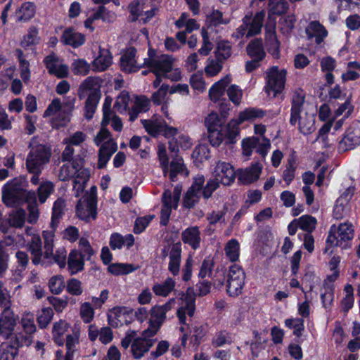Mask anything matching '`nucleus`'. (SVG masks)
<instances>
[{
    "mask_svg": "<svg viewBox=\"0 0 360 360\" xmlns=\"http://www.w3.org/2000/svg\"><path fill=\"white\" fill-rule=\"evenodd\" d=\"M210 169L213 179H210L203 188L202 195L205 199H208L220 184L230 186L236 179L234 167L229 162L216 161L211 165Z\"/></svg>",
    "mask_w": 360,
    "mask_h": 360,
    "instance_id": "f257e3e1",
    "label": "nucleus"
},
{
    "mask_svg": "<svg viewBox=\"0 0 360 360\" xmlns=\"http://www.w3.org/2000/svg\"><path fill=\"white\" fill-rule=\"evenodd\" d=\"M174 60L171 56H156L153 50L149 49L148 58L143 59V64L154 74H162L164 77L172 81H179L181 78V72L179 68H173Z\"/></svg>",
    "mask_w": 360,
    "mask_h": 360,
    "instance_id": "f03ea898",
    "label": "nucleus"
},
{
    "mask_svg": "<svg viewBox=\"0 0 360 360\" xmlns=\"http://www.w3.org/2000/svg\"><path fill=\"white\" fill-rule=\"evenodd\" d=\"M51 155V148L49 146L39 143L37 140L32 139L30 143V152L26 158L27 171L41 173L50 162Z\"/></svg>",
    "mask_w": 360,
    "mask_h": 360,
    "instance_id": "7ed1b4c3",
    "label": "nucleus"
},
{
    "mask_svg": "<svg viewBox=\"0 0 360 360\" xmlns=\"http://www.w3.org/2000/svg\"><path fill=\"white\" fill-rule=\"evenodd\" d=\"M176 300L171 298L162 304H155L150 310L148 328L143 331L146 337H153L157 334L163 323L167 319V314L174 307Z\"/></svg>",
    "mask_w": 360,
    "mask_h": 360,
    "instance_id": "20e7f679",
    "label": "nucleus"
},
{
    "mask_svg": "<svg viewBox=\"0 0 360 360\" xmlns=\"http://www.w3.org/2000/svg\"><path fill=\"white\" fill-rule=\"evenodd\" d=\"M94 143L100 146L98 151V168L102 169L105 167L111 156L117 149V143L111 138L110 131L103 127L94 139Z\"/></svg>",
    "mask_w": 360,
    "mask_h": 360,
    "instance_id": "39448f33",
    "label": "nucleus"
},
{
    "mask_svg": "<svg viewBox=\"0 0 360 360\" xmlns=\"http://www.w3.org/2000/svg\"><path fill=\"white\" fill-rule=\"evenodd\" d=\"M286 74L285 69H279L277 66L271 67L266 70L264 89L269 97L275 98L282 92L285 87Z\"/></svg>",
    "mask_w": 360,
    "mask_h": 360,
    "instance_id": "423d86ee",
    "label": "nucleus"
},
{
    "mask_svg": "<svg viewBox=\"0 0 360 360\" xmlns=\"http://www.w3.org/2000/svg\"><path fill=\"white\" fill-rule=\"evenodd\" d=\"M26 187V181L22 177L14 178L8 181L2 189V199L8 207L22 204V196Z\"/></svg>",
    "mask_w": 360,
    "mask_h": 360,
    "instance_id": "0eeeda50",
    "label": "nucleus"
},
{
    "mask_svg": "<svg viewBox=\"0 0 360 360\" xmlns=\"http://www.w3.org/2000/svg\"><path fill=\"white\" fill-rule=\"evenodd\" d=\"M83 159L77 156L72 161L63 164L59 169L58 178L62 181L74 178L86 179L90 177V170L83 167Z\"/></svg>",
    "mask_w": 360,
    "mask_h": 360,
    "instance_id": "6e6552de",
    "label": "nucleus"
},
{
    "mask_svg": "<svg viewBox=\"0 0 360 360\" xmlns=\"http://www.w3.org/2000/svg\"><path fill=\"white\" fill-rule=\"evenodd\" d=\"M245 280V273L238 264L229 267L227 279V292L230 296H238L242 292Z\"/></svg>",
    "mask_w": 360,
    "mask_h": 360,
    "instance_id": "1a4fd4ad",
    "label": "nucleus"
},
{
    "mask_svg": "<svg viewBox=\"0 0 360 360\" xmlns=\"http://www.w3.org/2000/svg\"><path fill=\"white\" fill-rule=\"evenodd\" d=\"M205 180L203 175L198 174L194 178L191 186L184 195L182 204L184 207L191 209L198 203L202 194Z\"/></svg>",
    "mask_w": 360,
    "mask_h": 360,
    "instance_id": "9d476101",
    "label": "nucleus"
},
{
    "mask_svg": "<svg viewBox=\"0 0 360 360\" xmlns=\"http://www.w3.org/2000/svg\"><path fill=\"white\" fill-rule=\"evenodd\" d=\"M78 217L86 221L96 218V200L94 196L91 195L80 199L76 207Z\"/></svg>",
    "mask_w": 360,
    "mask_h": 360,
    "instance_id": "9b49d317",
    "label": "nucleus"
},
{
    "mask_svg": "<svg viewBox=\"0 0 360 360\" xmlns=\"http://www.w3.org/2000/svg\"><path fill=\"white\" fill-rule=\"evenodd\" d=\"M120 67L122 71L131 73L140 70L146 66L143 62H141L139 56H136V50L134 47L128 48L120 58Z\"/></svg>",
    "mask_w": 360,
    "mask_h": 360,
    "instance_id": "f8f14e48",
    "label": "nucleus"
},
{
    "mask_svg": "<svg viewBox=\"0 0 360 360\" xmlns=\"http://www.w3.org/2000/svg\"><path fill=\"white\" fill-rule=\"evenodd\" d=\"M44 63L49 74L53 75L58 78H65L68 76V66L55 53L46 56Z\"/></svg>",
    "mask_w": 360,
    "mask_h": 360,
    "instance_id": "ddd939ff",
    "label": "nucleus"
},
{
    "mask_svg": "<svg viewBox=\"0 0 360 360\" xmlns=\"http://www.w3.org/2000/svg\"><path fill=\"white\" fill-rule=\"evenodd\" d=\"M132 314V309L126 307H115L108 313V323L114 327L119 328L124 324L129 323L128 320Z\"/></svg>",
    "mask_w": 360,
    "mask_h": 360,
    "instance_id": "4468645a",
    "label": "nucleus"
},
{
    "mask_svg": "<svg viewBox=\"0 0 360 360\" xmlns=\"http://www.w3.org/2000/svg\"><path fill=\"white\" fill-rule=\"evenodd\" d=\"M112 101V99L110 96H106L104 100L102 108L103 120L101 124L103 127H106L111 121V126L113 129L117 131H121L123 127L122 122L121 119L111 110Z\"/></svg>",
    "mask_w": 360,
    "mask_h": 360,
    "instance_id": "2eb2a0df",
    "label": "nucleus"
},
{
    "mask_svg": "<svg viewBox=\"0 0 360 360\" xmlns=\"http://www.w3.org/2000/svg\"><path fill=\"white\" fill-rule=\"evenodd\" d=\"M360 143V125L354 124L347 130L345 136L339 142L338 148L346 151L356 148Z\"/></svg>",
    "mask_w": 360,
    "mask_h": 360,
    "instance_id": "dca6fc26",
    "label": "nucleus"
},
{
    "mask_svg": "<svg viewBox=\"0 0 360 360\" xmlns=\"http://www.w3.org/2000/svg\"><path fill=\"white\" fill-rule=\"evenodd\" d=\"M16 325V319L13 311L6 307L0 315V335L4 338H8Z\"/></svg>",
    "mask_w": 360,
    "mask_h": 360,
    "instance_id": "f3484780",
    "label": "nucleus"
},
{
    "mask_svg": "<svg viewBox=\"0 0 360 360\" xmlns=\"http://www.w3.org/2000/svg\"><path fill=\"white\" fill-rule=\"evenodd\" d=\"M184 302V306H182L177 310V316L179 322L181 324H186V316L188 314L192 317L194 314L195 307V296L193 293V290L188 289L186 292L183 295L182 297Z\"/></svg>",
    "mask_w": 360,
    "mask_h": 360,
    "instance_id": "a211bd4d",
    "label": "nucleus"
},
{
    "mask_svg": "<svg viewBox=\"0 0 360 360\" xmlns=\"http://www.w3.org/2000/svg\"><path fill=\"white\" fill-rule=\"evenodd\" d=\"M305 93L302 89H297L293 91L291 99V110L290 124L295 125L303 110Z\"/></svg>",
    "mask_w": 360,
    "mask_h": 360,
    "instance_id": "6ab92c4d",
    "label": "nucleus"
},
{
    "mask_svg": "<svg viewBox=\"0 0 360 360\" xmlns=\"http://www.w3.org/2000/svg\"><path fill=\"white\" fill-rule=\"evenodd\" d=\"M262 168V165L257 162L245 169H238V179L245 185L252 184L259 178Z\"/></svg>",
    "mask_w": 360,
    "mask_h": 360,
    "instance_id": "aec40b11",
    "label": "nucleus"
},
{
    "mask_svg": "<svg viewBox=\"0 0 360 360\" xmlns=\"http://www.w3.org/2000/svg\"><path fill=\"white\" fill-rule=\"evenodd\" d=\"M112 63V56L108 49H99V53L92 61V70L94 72H100L105 71Z\"/></svg>",
    "mask_w": 360,
    "mask_h": 360,
    "instance_id": "412c9836",
    "label": "nucleus"
},
{
    "mask_svg": "<svg viewBox=\"0 0 360 360\" xmlns=\"http://www.w3.org/2000/svg\"><path fill=\"white\" fill-rule=\"evenodd\" d=\"M169 91V85L162 84L158 89L155 91L150 98L151 102L155 105H161V110L168 117V98H167Z\"/></svg>",
    "mask_w": 360,
    "mask_h": 360,
    "instance_id": "4be33fe9",
    "label": "nucleus"
},
{
    "mask_svg": "<svg viewBox=\"0 0 360 360\" xmlns=\"http://www.w3.org/2000/svg\"><path fill=\"white\" fill-rule=\"evenodd\" d=\"M181 247L180 243L172 245L169 251L168 271L174 276H178L180 271Z\"/></svg>",
    "mask_w": 360,
    "mask_h": 360,
    "instance_id": "5701e85b",
    "label": "nucleus"
},
{
    "mask_svg": "<svg viewBox=\"0 0 360 360\" xmlns=\"http://www.w3.org/2000/svg\"><path fill=\"white\" fill-rule=\"evenodd\" d=\"M142 336L134 339L131 344V352L136 359H140L153 346V341L150 339V337H146L143 334Z\"/></svg>",
    "mask_w": 360,
    "mask_h": 360,
    "instance_id": "b1692460",
    "label": "nucleus"
},
{
    "mask_svg": "<svg viewBox=\"0 0 360 360\" xmlns=\"http://www.w3.org/2000/svg\"><path fill=\"white\" fill-rule=\"evenodd\" d=\"M141 123L146 131L153 136H157L165 128V122L160 116H153L148 120H141Z\"/></svg>",
    "mask_w": 360,
    "mask_h": 360,
    "instance_id": "393cba45",
    "label": "nucleus"
},
{
    "mask_svg": "<svg viewBox=\"0 0 360 360\" xmlns=\"http://www.w3.org/2000/svg\"><path fill=\"white\" fill-rule=\"evenodd\" d=\"M181 240L184 243L189 245L193 250L200 247L201 237L198 226H191L181 233Z\"/></svg>",
    "mask_w": 360,
    "mask_h": 360,
    "instance_id": "a878e982",
    "label": "nucleus"
},
{
    "mask_svg": "<svg viewBox=\"0 0 360 360\" xmlns=\"http://www.w3.org/2000/svg\"><path fill=\"white\" fill-rule=\"evenodd\" d=\"M35 13L36 6L34 3L24 2L15 11V20L18 22H27L34 18Z\"/></svg>",
    "mask_w": 360,
    "mask_h": 360,
    "instance_id": "bb28decb",
    "label": "nucleus"
},
{
    "mask_svg": "<svg viewBox=\"0 0 360 360\" xmlns=\"http://www.w3.org/2000/svg\"><path fill=\"white\" fill-rule=\"evenodd\" d=\"M309 39L315 38L316 44H321L328 35L326 28L319 21H311L306 28Z\"/></svg>",
    "mask_w": 360,
    "mask_h": 360,
    "instance_id": "cd10ccee",
    "label": "nucleus"
},
{
    "mask_svg": "<svg viewBox=\"0 0 360 360\" xmlns=\"http://www.w3.org/2000/svg\"><path fill=\"white\" fill-rule=\"evenodd\" d=\"M79 328L75 326L72 328V333L67 335L65 360H73L74 354L77 351V346L79 344Z\"/></svg>",
    "mask_w": 360,
    "mask_h": 360,
    "instance_id": "c85d7f7f",
    "label": "nucleus"
},
{
    "mask_svg": "<svg viewBox=\"0 0 360 360\" xmlns=\"http://www.w3.org/2000/svg\"><path fill=\"white\" fill-rule=\"evenodd\" d=\"M231 82L229 75H226L218 82H215L209 90V96L212 101L217 102L224 95L226 87Z\"/></svg>",
    "mask_w": 360,
    "mask_h": 360,
    "instance_id": "c756f323",
    "label": "nucleus"
},
{
    "mask_svg": "<svg viewBox=\"0 0 360 360\" xmlns=\"http://www.w3.org/2000/svg\"><path fill=\"white\" fill-rule=\"evenodd\" d=\"M84 255L78 250H72L68 256V266L71 274H75L84 269Z\"/></svg>",
    "mask_w": 360,
    "mask_h": 360,
    "instance_id": "7c9ffc66",
    "label": "nucleus"
},
{
    "mask_svg": "<svg viewBox=\"0 0 360 360\" xmlns=\"http://www.w3.org/2000/svg\"><path fill=\"white\" fill-rule=\"evenodd\" d=\"M181 193V189L177 186L174 188L172 192L169 190L165 191L162 195V207L170 210L177 209Z\"/></svg>",
    "mask_w": 360,
    "mask_h": 360,
    "instance_id": "2f4dec72",
    "label": "nucleus"
},
{
    "mask_svg": "<svg viewBox=\"0 0 360 360\" xmlns=\"http://www.w3.org/2000/svg\"><path fill=\"white\" fill-rule=\"evenodd\" d=\"M225 257L231 262L238 261L240 253V245L238 240L231 238L228 240L224 248Z\"/></svg>",
    "mask_w": 360,
    "mask_h": 360,
    "instance_id": "473e14b6",
    "label": "nucleus"
},
{
    "mask_svg": "<svg viewBox=\"0 0 360 360\" xmlns=\"http://www.w3.org/2000/svg\"><path fill=\"white\" fill-rule=\"evenodd\" d=\"M175 285V281L171 277H167L162 283H155L152 287V290L155 295L165 297L174 290Z\"/></svg>",
    "mask_w": 360,
    "mask_h": 360,
    "instance_id": "72a5a7b5",
    "label": "nucleus"
},
{
    "mask_svg": "<svg viewBox=\"0 0 360 360\" xmlns=\"http://www.w3.org/2000/svg\"><path fill=\"white\" fill-rule=\"evenodd\" d=\"M297 123H298L299 131L304 135L311 134L316 129L315 117L313 115L305 113L301 116L300 114Z\"/></svg>",
    "mask_w": 360,
    "mask_h": 360,
    "instance_id": "f704fd0d",
    "label": "nucleus"
},
{
    "mask_svg": "<svg viewBox=\"0 0 360 360\" xmlns=\"http://www.w3.org/2000/svg\"><path fill=\"white\" fill-rule=\"evenodd\" d=\"M98 87V79L97 77H88L79 85L78 91L79 96L80 98L84 97L88 92H89V94L101 92Z\"/></svg>",
    "mask_w": 360,
    "mask_h": 360,
    "instance_id": "c9c22d12",
    "label": "nucleus"
},
{
    "mask_svg": "<svg viewBox=\"0 0 360 360\" xmlns=\"http://www.w3.org/2000/svg\"><path fill=\"white\" fill-rule=\"evenodd\" d=\"M248 55L252 58H256L262 60L266 53L261 39H256L248 44L246 47Z\"/></svg>",
    "mask_w": 360,
    "mask_h": 360,
    "instance_id": "e433bc0d",
    "label": "nucleus"
},
{
    "mask_svg": "<svg viewBox=\"0 0 360 360\" xmlns=\"http://www.w3.org/2000/svg\"><path fill=\"white\" fill-rule=\"evenodd\" d=\"M101 96V92H95L94 94H89L87 99L84 105V117L87 120H91L97 108Z\"/></svg>",
    "mask_w": 360,
    "mask_h": 360,
    "instance_id": "4c0bfd02",
    "label": "nucleus"
},
{
    "mask_svg": "<svg viewBox=\"0 0 360 360\" xmlns=\"http://www.w3.org/2000/svg\"><path fill=\"white\" fill-rule=\"evenodd\" d=\"M62 39L65 44L75 48L82 45L85 41L84 35L71 29L66 30L63 32Z\"/></svg>",
    "mask_w": 360,
    "mask_h": 360,
    "instance_id": "58836bf2",
    "label": "nucleus"
},
{
    "mask_svg": "<svg viewBox=\"0 0 360 360\" xmlns=\"http://www.w3.org/2000/svg\"><path fill=\"white\" fill-rule=\"evenodd\" d=\"M230 19L224 17L223 13L219 10H213L206 18L207 29L229 23Z\"/></svg>",
    "mask_w": 360,
    "mask_h": 360,
    "instance_id": "ea45409f",
    "label": "nucleus"
},
{
    "mask_svg": "<svg viewBox=\"0 0 360 360\" xmlns=\"http://www.w3.org/2000/svg\"><path fill=\"white\" fill-rule=\"evenodd\" d=\"M264 17V11H260L256 13L251 23L249 22V30H248L247 37H250L260 33L263 27Z\"/></svg>",
    "mask_w": 360,
    "mask_h": 360,
    "instance_id": "a19ab883",
    "label": "nucleus"
},
{
    "mask_svg": "<svg viewBox=\"0 0 360 360\" xmlns=\"http://www.w3.org/2000/svg\"><path fill=\"white\" fill-rule=\"evenodd\" d=\"M338 236L339 240L343 244V248H347V242L351 240L354 236L352 225L348 222L340 224L338 229Z\"/></svg>",
    "mask_w": 360,
    "mask_h": 360,
    "instance_id": "79ce46f5",
    "label": "nucleus"
},
{
    "mask_svg": "<svg viewBox=\"0 0 360 360\" xmlns=\"http://www.w3.org/2000/svg\"><path fill=\"white\" fill-rule=\"evenodd\" d=\"M28 250L33 256L32 262L38 264L42 255L41 240L38 235H33L31 242L28 244Z\"/></svg>",
    "mask_w": 360,
    "mask_h": 360,
    "instance_id": "37998d69",
    "label": "nucleus"
},
{
    "mask_svg": "<svg viewBox=\"0 0 360 360\" xmlns=\"http://www.w3.org/2000/svg\"><path fill=\"white\" fill-rule=\"evenodd\" d=\"M26 220L25 210L22 208H18L12 210L8 217L9 224L15 228H22Z\"/></svg>",
    "mask_w": 360,
    "mask_h": 360,
    "instance_id": "c03bdc74",
    "label": "nucleus"
},
{
    "mask_svg": "<svg viewBox=\"0 0 360 360\" xmlns=\"http://www.w3.org/2000/svg\"><path fill=\"white\" fill-rule=\"evenodd\" d=\"M266 112L262 109L256 108H248L240 112L238 116L239 123L248 120L261 119L264 117Z\"/></svg>",
    "mask_w": 360,
    "mask_h": 360,
    "instance_id": "a18cd8bd",
    "label": "nucleus"
},
{
    "mask_svg": "<svg viewBox=\"0 0 360 360\" xmlns=\"http://www.w3.org/2000/svg\"><path fill=\"white\" fill-rule=\"evenodd\" d=\"M71 70L75 75L85 76L91 70V65L84 58H75L71 63Z\"/></svg>",
    "mask_w": 360,
    "mask_h": 360,
    "instance_id": "49530a36",
    "label": "nucleus"
},
{
    "mask_svg": "<svg viewBox=\"0 0 360 360\" xmlns=\"http://www.w3.org/2000/svg\"><path fill=\"white\" fill-rule=\"evenodd\" d=\"M137 269L133 264L124 263H115L108 266V271L115 276L129 274Z\"/></svg>",
    "mask_w": 360,
    "mask_h": 360,
    "instance_id": "de8ad7c7",
    "label": "nucleus"
},
{
    "mask_svg": "<svg viewBox=\"0 0 360 360\" xmlns=\"http://www.w3.org/2000/svg\"><path fill=\"white\" fill-rule=\"evenodd\" d=\"M184 173L188 175L182 158L179 156L174 158L170 163L169 179L174 181L177 174Z\"/></svg>",
    "mask_w": 360,
    "mask_h": 360,
    "instance_id": "09e8293b",
    "label": "nucleus"
},
{
    "mask_svg": "<svg viewBox=\"0 0 360 360\" xmlns=\"http://www.w3.org/2000/svg\"><path fill=\"white\" fill-rule=\"evenodd\" d=\"M223 68V62L217 58H208L205 67V73L207 77H211L217 75Z\"/></svg>",
    "mask_w": 360,
    "mask_h": 360,
    "instance_id": "8fccbe9b",
    "label": "nucleus"
},
{
    "mask_svg": "<svg viewBox=\"0 0 360 360\" xmlns=\"http://www.w3.org/2000/svg\"><path fill=\"white\" fill-rule=\"evenodd\" d=\"M53 191L54 185L51 181H46L41 183L37 191L40 203H44Z\"/></svg>",
    "mask_w": 360,
    "mask_h": 360,
    "instance_id": "3c124183",
    "label": "nucleus"
},
{
    "mask_svg": "<svg viewBox=\"0 0 360 360\" xmlns=\"http://www.w3.org/2000/svg\"><path fill=\"white\" fill-rule=\"evenodd\" d=\"M299 224V228L308 233H311L316 226L317 220L315 217L305 214L297 219Z\"/></svg>",
    "mask_w": 360,
    "mask_h": 360,
    "instance_id": "603ef678",
    "label": "nucleus"
},
{
    "mask_svg": "<svg viewBox=\"0 0 360 360\" xmlns=\"http://www.w3.org/2000/svg\"><path fill=\"white\" fill-rule=\"evenodd\" d=\"M65 210V201L59 198L53 203L52 208L51 225L53 226L62 217Z\"/></svg>",
    "mask_w": 360,
    "mask_h": 360,
    "instance_id": "864d4df0",
    "label": "nucleus"
},
{
    "mask_svg": "<svg viewBox=\"0 0 360 360\" xmlns=\"http://www.w3.org/2000/svg\"><path fill=\"white\" fill-rule=\"evenodd\" d=\"M130 100L129 94L127 91H123L117 97L114 104V109L120 113L127 112L129 102Z\"/></svg>",
    "mask_w": 360,
    "mask_h": 360,
    "instance_id": "5fc2aeb1",
    "label": "nucleus"
},
{
    "mask_svg": "<svg viewBox=\"0 0 360 360\" xmlns=\"http://www.w3.org/2000/svg\"><path fill=\"white\" fill-rule=\"evenodd\" d=\"M42 236L44 240L45 257L50 258L53 255L55 235L53 231H44Z\"/></svg>",
    "mask_w": 360,
    "mask_h": 360,
    "instance_id": "6e6d98bb",
    "label": "nucleus"
},
{
    "mask_svg": "<svg viewBox=\"0 0 360 360\" xmlns=\"http://www.w3.org/2000/svg\"><path fill=\"white\" fill-rule=\"evenodd\" d=\"M288 9V4L286 0H269V12L274 15H282Z\"/></svg>",
    "mask_w": 360,
    "mask_h": 360,
    "instance_id": "4d7b16f0",
    "label": "nucleus"
},
{
    "mask_svg": "<svg viewBox=\"0 0 360 360\" xmlns=\"http://www.w3.org/2000/svg\"><path fill=\"white\" fill-rule=\"evenodd\" d=\"M8 243L0 241V276L6 271L8 266L9 254L8 252Z\"/></svg>",
    "mask_w": 360,
    "mask_h": 360,
    "instance_id": "13d9d810",
    "label": "nucleus"
},
{
    "mask_svg": "<svg viewBox=\"0 0 360 360\" xmlns=\"http://www.w3.org/2000/svg\"><path fill=\"white\" fill-rule=\"evenodd\" d=\"M18 354V349L8 343L0 345V360H14Z\"/></svg>",
    "mask_w": 360,
    "mask_h": 360,
    "instance_id": "bf43d9fd",
    "label": "nucleus"
},
{
    "mask_svg": "<svg viewBox=\"0 0 360 360\" xmlns=\"http://www.w3.org/2000/svg\"><path fill=\"white\" fill-rule=\"evenodd\" d=\"M231 56V46L227 41H221L218 44L215 52V58L223 62Z\"/></svg>",
    "mask_w": 360,
    "mask_h": 360,
    "instance_id": "052dcab7",
    "label": "nucleus"
},
{
    "mask_svg": "<svg viewBox=\"0 0 360 360\" xmlns=\"http://www.w3.org/2000/svg\"><path fill=\"white\" fill-rule=\"evenodd\" d=\"M86 139V134L81 131L70 134L63 140V144H70L71 146H79L82 145Z\"/></svg>",
    "mask_w": 360,
    "mask_h": 360,
    "instance_id": "680f3d73",
    "label": "nucleus"
},
{
    "mask_svg": "<svg viewBox=\"0 0 360 360\" xmlns=\"http://www.w3.org/2000/svg\"><path fill=\"white\" fill-rule=\"evenodd\" d=\"M145 8L143 0H134L129 5L131 21H136L139 17L141 16Z\"/></svg>",
    "mask_w": 360,
    "mask_h": 360,
    "instance_id": "e2e57ef3",
    "label": "nucleus"
},
{
    "mask_svg": "<svg viewBox=\"0 0 360 360\" xmlns=\"http://www.w3.org/2000/svg\"><path fill=\"white\" fill-rule=\"evenodd\" d=\"M49 288L52 293L60 294L65 288L63 277L60 275L52 276L49 281Z\"/></svg>",
    "mask_w": 360,
    "mask_h": 360,
    "instance_id": "0e129e2a",
    "label": "nucleus"
},
{
    "mask_svg": "<svg viewBox=\"0 0 360 360\" xmlns=\"http://www.w3.org/2000/svg\"><path fill=\"white\" fill-rule=\"evenodd\" d=\"M79 314L81 319L86 323L91 322L94 317V309L89 302H84L80 306Z\"/></svg>",
    "mask_w": 360,
    "mask_h": 360,
    "instance_id": "69168bd1",
    "label": "nucleus"
},
{
    "mask_svg": "<svg viewBox=\"0 0 360 360\" xmlns=\"http://www.w3.org/2000/svg\"><path fill=\"white\" fill-rule=\"evenodd\" d=\"M349 212L348 203L343 202L342 199H338L333 209V216L336 219H341L346 217Z\"/></svg>",
    "mask_w": 360,
    "mask_h": 360,
    "instance_id": "338daca9",
    "label": "nucleus"
},
{
    "mask_svg": "<svg viewBox=\"0 0 360 360\" xmlns=\"http://www.w3.org/2000/svg\"><path fill=\"white\" fill-rule=\"evenodd\" d=\"M69 328L68 323L63 321L60 320L58 322H56L53 326V334L55 338V340L57 343L60 344L62 340L60 338L65 334V333L68 330Z\"/></svg>",
    "mask_w": 360,
    "mask_h": 360,
    "instance_id": "774afa93",
    "label": "nucleus"
}]
</instances>
